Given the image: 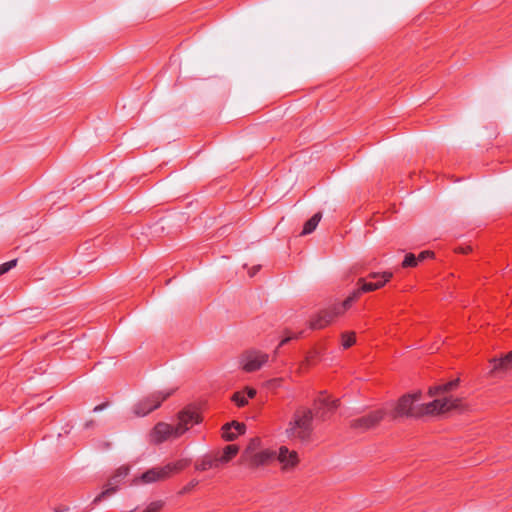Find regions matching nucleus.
<instances>
[{"instance_id": "nucleus-1", "label": "nucleus", "mask_w": 512, "mask_h": 512, "mask_svg": "<svg viewBox=\"0 0 512 512\" xmlns=\"http://www.w3.org/2000/svg\"><path fill=\"white\" fill-rule=\"evenodd\" d=\"M459 385V379L451 380L429 388V395L436 397L429 403H420L422 393L420 391L408 393L399 398L391 411V417L397 418H420L426 415H436L451 410H458L462 407L459 398L449 395Z\"/></svg>"}, {"instance_id": "nucleus-2", "label": "nucleus", "mask_w": 512, "mask_h": 512, "mask_svg": "<svg viewBox=\"0 0 512 512\" xmlns=\"http://www.w3.org/2000/svg\"><path fill=\"white\" fill-rule=\"evenodd\" d=\"M393 277L392 272H372L366 278H359L357 289L354 290L339 306L340 311H347L363 293L372 292L382 288Z\"/></svg>"}, {"instance_id": "nucleus-3", "label": "nucleus", "mask_w": 512, "mask_h": 512, "mask_svg": "<svg viewBox=\"0 0 512 512\" xmlns=\"http://www.w3.org/2000/svg\"><path fill=\"white\" fill-rule=\"evenodd\" d=\"M312 421V410L303 407L297 409L286 429L287 436L290 439L308 440L313 431Z\"/></svg>"}, {"instance_id": "nucleus-4", "label": "nucleus", "mask_w": 512, "mask_h": 512, "mask_svg": "<svg viewBox=\"0 0 512 512\" xmlns=\"http://www.w3.org/2000/svg\"><path fill=\"white\" fill-rule=\"evenodd\" d=\"M258 443V439H253L242 455V462L250 468L266 466L276 459V452L273 450L255 451Z\"/></svg>"}, {"instance_id": "nucleus-5", "label": "nucleus", "mask_w": 512, "mask_h": 512, "mask_svg": "<svg viewBox=\"0 0 512 512\" xmlns=\"http://www.w3.org/2000/svg\"><path fill=\"white\" fill-rule=\"evenodd\" d=\"M174 392L175 389H165L149 394L148 396L144 397L133 406L134 415L137 417H143L148 415L150 412L159 408L161 404L166 399H168Z\"/></svg>"}, {"instance_id": "nucleus-6", "label": "nucleus", "mask_w": 512, "mask_h": 512, "mask_svg": "<svg viewBox=\"0 0 512 512\" xmlns=\"http://www.w3.org/2000/svg\"><path fill=\"white\" fill-rule=\"evenodd\" d=\"M269 360V355L258 349H249L240 356L241 368L248 373L258 371Z\"/></svg>"}, {"instance_id": "nucleus-7", "label": "nucleus", "mask_w": 512, "mask_h": 512, "mask_svg": "<svg viewBox=\"0 0 512 512\" xmlns=\"http://www.w3.org/2000/svg\"><path fill=\"white\" fill-rule=\"evenodd\" d=\"M129 474L128 466L119 467L115 473L108 479V482L104 485L103 491L98 494L92 501V505L96 506L101 501L107 499L117 492L121 481Z\"/></svg>"}, {"instance_id": "nucleus-8", "label": "nucleus", "mask_w": 512, "mask_h": 512, "mask_svg": "<svg viewBox=\"0 0 512 512\" xmlns=\"http://www.w3.org/2000/svg\"><path fill=\"white\" fill-rule=\"evenodd\" d=\"M341 303L334 304L328 309L321 310L310 320L311 329H323L328 326L336 317L344 314L346 311H340L338 308Z\"/></svg>"}, {"instance_id": "nucleus-9", "label": "nucleus", "mask_w": 512, "mask_h": 512, "mask_svg": "<svg viewBox=\"0 0 512 512\" xmlns=\"http://www.w3.org/2000/svg\"><path fill=\"white\" fill-rule=\"evenodd\" d=\"M338 406L339 400L331 399L326 392L320 393L314 403L316 416L320 417L322 420H325L329 415L334 413Z\"/></svg>"}, {"instance_id": "nucleus-10", "label": "nucleus", "mask_w": 512, "mask_h": 512, "mask_svg": "<svg viewBox=\"0 0 512 512\" xmlns=\"http://www.w3.org/2000/svg\"><path fill=\"white\" fill-rule=\"evenodd\" d=\"M386 412L382 409L370 412L367 415L354 419L350 423V427L360 431L369 430L377 426L384 418Z\"/></svg>"}, {"instance_id": "nucleus-11", "label": "nucleus", "mask_w": 512, "mask_h": 512, "mask_svg": "<svg viewBox=\"0 0 512 512\" xmlns=\"http://www.w3.org/2000/svg\"><path fill=\"white\" fill-rule=\"evenodd\" d=\"M178 420V424L175 425L176 436H181L195 424H198L201 417L197 411L187 408L179 413Z\"/></svg>"}, {"instance_id": "nucleus-12", "label": "nucleus", "mask_w": 512, "mask_h": 512, "mask_svg": "<svg viewBox=\"0 0 512 512\" xmlns=\"http://www.w3.org/2000/svg\"><path fill=\"white\" fill-rule=\"evenodd\" d=\"M151 441L159 444L170 438H177L176 436V426L159 422L157 423L150 434Z\"/></svg>"}, {"instance_id": "nucleus-13", "label": "nucleus", "mask_w": 512, "mask_h": 512, "mask_svg": "<svg viewBox=\"0 0 512 512\" xmlns=\"http://www.w3.org/2000/svg\"><path fill=\"white\" fill-rule=\"evenodd\" d=\"M276 458L281 464L282 470L286 471L294 469L299 463L298 453L294 450H289L286 446L279 448L278 454L276 453Z\"/></svg>"}, {"instance_id": "nucleus-14", "label": "nucleus", "mask_w": 512, "mask_h": 512, "mask_svg": "<svg viewBox=\"0 0 512 512\" xmlns=\"http://www.w3.org/2000/svg\"><path fill=\"white\" fill-rule=\"evenodd\" d=\"M165 479H168V475L164 466L153 467L144 472L140 477L141 482L145 484L154 483Z\"/></svg>"}, {"instance_id": "nucleus-15", "label": "nucleus", "mask_w": 512, "mask_h": 512, "mask_svg": "<svg viewBox=\"0 0 512 512\" xmlns=\"http://www.w3.org/2000/svg\"><path fill=\"white\" fill-rule=\"evenodd\" d=\"M222 430L223 439L226 441H233L238 435L245 432V425L243 423L233 421L225 424Z\"/></svg>"}, {"instance_id": "nucleus-16", "label": "nucleus", "mask_w": 512, "mask_h": 512, "mask_svg": "<svg viewBox=\"0 0 512 512\" xmlns=\"http://www.w3.org/2000/svg\"><path fill=\"white\" fill-rule=\"evenodd\" d=\"M221 466L218 460V454L205 455L203 458L195 462V469L197 471H207L209 469L219 468Z\"/></svg>"}, {"instance_id": "nucleus-17", "label": "nucleus", "mask_w": 512, "mask_h": 512, "mask_svg": "<svg viewBox=\"0 0 512 512\" xmlns=\"http://www.w3.org/2000/svg\"><path fill=\"white\" fill-rule=\"evenodd\" d=\"M191 464V460L187 458L179 459L175 462H170L166 464L165 470L167 472L168 478L171 477L173 474L179 473L185 468H187Z\"/></svg>"}, {"instance_id": "nucleus-18", "label": "nucleus", "mask_w": 512, "mask_h": 512, "mask_svg": "<svg viewBox=\"0 0 512 512\" xmlns=\"http://www.w3.org/2000/svg\"><path fill=\"white\" fill-rule=\"evenodd\" d=\"M239 451V448L235 444L227 445L221 454H218V460L221 465L228 463L232 458H234Z\"/></svg>"}, {"instance_id": "nucleus-19", "label": "nucleus", "mask_w": 512, "mask_h": 512, "mask_svg": "<svg viewBox=\"0 0 512 512\" xmlns=\"http://www.w3.org/2000/svg\"><path fill=\"white\" fill-rule=\"evenodd\" d=\"M493 365L492 371L497 370H506L512 367V351L507 353L504 357L500 359H493L491 361Z\"/></svg>"}, {"instance_id": "nucleus-20", "label": "nucleus", "mask_w": 512, "mask_h": 512, "mask_svg": "<svg viewBox=\"0 0 512 512\" xmlns=\"http://www.w3.org/2000/svg\"><path fill=\"white\" fill-rule=\"evenodd\" d=\"M322 214L320 212L315 213L309 220H307L303 226L301 235H308L312 233L318 226Z\"/></svg>"}, {"instance_id": "nucleus-21", "label": "nucleus", "mask_w": 512, "mask_h": 512, "mask_svg": "<svg viewBox=\"0 0 512 512\" xmlns=\"http://www.w3.org/2000/svg\"><path fill=\"white\" fill-rule=\"evenodd\" d=\"M319 354L316 350H311L307 352L303 361H301L299 365V370L304 371L308 369L310 366L314 365L318 360Z\"/></svg>"}, {"instance_id": "nucleus-22", "label": "nucleus", "mask_w": 512, "mask_h": 512, "mask_svg": "<svg viewBox=\"0 0 512 512\" xmlns=\"http://www.w3.org/2000/svg\"><path fill=\"white\" fill-rule=\"evenodd\" d=\"M356 341L354 332H344L341 335V344L344 349L350 348Z\"/></svg>"}, {"instance_id": "nucleus-23", "label": "nucleus", "mask_w": 512, "mask_h": 512, "mask_svg": "<svg viewBox=\"0 0 512 512\" xmlns=\"http://www.w3.org/2000/svg\"><path fill=\"white\" fill-rule=\"evenodd\" d=\"M285 335H284V338L281 340V342L279 343L277 349L275 350V353H277L279 347L287 344L290 340L292 339H297L300 337V335L302 334V332H299V333H293L289 330H285Z\"/></svg>"}, {"instance_id": "nucleus-24", "label": "nucleus", "mask_w": 512, "mask_h": 512, "mask_svg": "<svg viewBox=\"0 0 512 512\" xmlns=\"http://www.w3.org/2000/svg\"><path fill=\"white\" fill-rule=\"evenodd\" d=\"M232 400L236 403L237 406L243 407L248 403V399L244 392H236L232 396Z\"/></svg>"}, {"instance_id": "nucleus-25", "label": "nucleus", "mask_w": 512, "mask_h": 512, "mask_svg": "<svg viewBox=\"0 0 512 512\" xmlns=\"http://www.w3.org/2000/svg\"><path fill=\"white\" fill-rule=\"evenodd\" d=\"M418 264L417 258L414 254L408 253L405 255V258L402 262V266L404 268L415 267Z\"/></svg>"}, {"instance_id": "nucleus-26", "label": "nucleus", "mask_w": 512, "mask_h": 512, "mask_svg": "<svg viewBox=\"0 0 512 512\" xmlns=\"http://www.w3.org/2000/svg\"><path fill=\"white\" fill-rule=\"evenodd\" d=\"M164 506V502L162 500H157L151 502L143 512H160Z\"/></svg>"}, {"instance_id": "nucleus-27", "label": "nucleus", "mask_w": 512, "mask_h": 512, "mask_svg": "<svg viewBox=\"0 0 512 512\" xmlns=\"http://www.w3.org/2000/svg\"><path fill=\"white\" fill-rule=\"evenodd\" d=\"M17 264V259L10 260L0 265V276L10 271Z\"/></svg>"}, {"instance_id": "nucleus-28", "label": "nucleus", "mask_w": 512, "mask_h": 512, "mask_svg": "<svg viewBox=\"0 0 512 512\" xmlns=\"http://www.w3.org/2000/svg\"><path fill=\"white\" fill-rule=\"evenodd\" d=\"M198 480L193 479L191 480L187 485H185L182 490L180 491V494H186L190 492L192 489H194L198 485Z\"/></svg>"}, {"instance_id": "nucleus-29", "label": "nucleus", "mask_w": 512, "mask_h": 512, "mask_svg": "<svg viewBox=\"0 0 512 512\" xmlns=\"http://www.w3.org/2000/svg\"><path fill=\"white\" fill-rule=\"evenodd\" d=\"M433 256V252L431 251H422L418 257H417V261H423L424 259L428 258V257H432Z\"/></svg>"}, {"instance_id": "nucleus-30", "label": "nucleus", "mask_w": 512, "mask_h": 512, "mask_svg": "<svg viewBox=\"0 0 512 512\" xmlns=\"http://www.w3.org/2000/svg\"><path fill=\"white\" fill-rule=\"evenodd\" d=\"M472 248L470 246H459L456 248V252L461 254H468Z\"/></svg>"}, {"instance_id": "nucleus-31", "label": "nucleus", "mask_w": 512, "mask_h": 512, "mask_svg": "<svg viewBox=\"0 0 512 512\" xmlns=\"http://www.w3.org/2000/svg\"><path fill=\"white\" fill-rule=\"evenodd\" d=\"M109 403L108 402H104L102 404H99L97 406L94 407L93 411L94 412H99V411H102L104 410L106 407H108Z\"/></svg>"}, {"instance_id": "nucleus-32", "label": "nucleus", "mask_w": 512, "mask_h": 512, "mask_svg": "<svg viewBox=\"0 0 512 512\" xmlns=\"http://www.w3.org/2000/svg\"><path fill=\"white\" fill-rule=\"evenodd\" d=\"M246 394L247 399H252L256 395V391L254 389H249Z\"/></svg>"}, {"instance_id": "nucleus-33", "label": "nucleus", "mask_w": 512, "mask_h": 512, "mask_svg": "<svg viewBox=\"0 0 512 512\" xmlns=\"http://www.w3.org/2000/svg\"><path fill=\"white\" fill-rule=\"evenodd\" d=\"M259 267H253L252 271L250 272V276H254L256 272L258 271Z\"/></svg>"}, {"instance_id": "nucleus-34", "label": "nucleus", "mask_w": 512, "mask_h": 512, "mask_svg": "<svg viewBox=\"0 0 512 512\" xmlns=\"http://www.w3.org/2000/svg\"><path fill=\"white\" fill-rule=\"evenodd\" d=\"M92 423H93V422H92V421H90L89 423H87V424H86V426H87V427H88V426H91V424H92Z\"/></svg>"}]
</instances>
